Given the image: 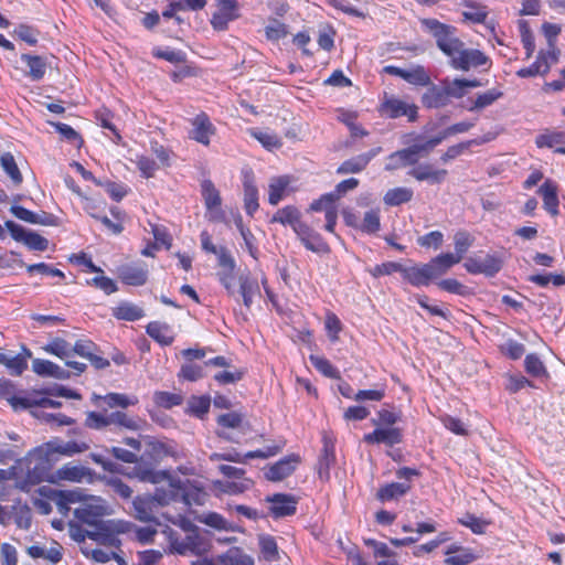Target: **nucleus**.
I'll return each instance as SVG.
<instances>
[{"label": "nucleus", "mask_w": 565, "mask_h": 565, "mask_svg": "<svg viewBox=\"0 0 565 565\" xmlns=\"http://www.w3.org/2000/svg\"><path fill=\"white\" fill-rule=\"evenodd\" d=\"M402 276L411 285L415 287L428 286L431 281L429 271L426 264L423 266L404 267L402 269Z\"/></svg>", "instance_id": "obj_25"}, {"label": "nucleus", "mask_w": 565, "mask_h": 565, "mask_svg": "<svg viewBox=\"0 0 565 565\" xmlns=\"http://www.w3.org/2000/svg\"><path fill=\"white\" fill-rule=\"evenodd\" d=\"M363 441L367 445H385L393 447L403 441V430L399 427H380L363 436Z\"/></svg>", "instance_id": "obj_6"}, {"label": "nucleus", "mask_w": 565, "mask_h": 565, "mask_svg": "<svg viewBox=\"0 0 565 565\" xmlns=\"http://www.w3.org/2000/svg\"><path fill=\"white\" fill-rule=\"evenodd\" d=\"M56 475L62 480L81 482L84 479H92L93 472L89 468L67 463L61 467Z\"/></svg>", "instance_id": "obj_28"}, {"label": "nucleus", "mask_w": 565, "mask_h": 565, "mask_svg": "<svg viewBox=\"0 0 565 565\" xmlns=\"http://www.w3.org/2000/svg\"><path fill=\"white\" fill-rule=\"evenodd\" d=\"M146 330L149 337L162 345H170L174 340L171 328L167 323L152 321L148 323Z\"/></svg>", "instance_id": "obj_31"}, {"label": "nucleus", "mask_w": 565, "mask_h": 565, "mask_svg": "<svg viewBox=\"0 0 565 565\" xmlns=\"http://www.w3.org/2000/svg\"><path fill=\"white\" fill-rule=\"evenodd\" d=\"M43 349L45 352L61 359H68L72 356V345L62 338H54Z\"/></svg>", "instance_id": "obj_47"}, {"label": "nucleus", "mask_w": 565, "mask_h": 565, "mask_svg": "<svg viewBox=\"0 0 565 565\" xmlns=\"http://www.w3.org/2000/svg\"><path fill=\"white\" fill-rule=\"evenodd\" d=\"M23 244L26 245L30 249L39 252H44L49 247V241L32 231H29Z\"/></svg>", "instance_id": "obj_62"}, {"label": "nucleus", "mask_w": 565, "mask_h": 565, "mask_svg": "<svg viewBox=\"0 0 565 565\" xmlns=\"http://www.w3.org/2000/svg\"><path fill=\"white\" fill-rule=\"evenodd\" d=\"M310 362L324 376L329 379L340 377V372L330 363L329 360L318 355H310Z\"/></svg>", "instance_id": "obj_52"}, {"label": "nucleus", "mask_w": 565, "mask_h": 565, "mask_svg": "<svg viewBox=\"0 0 565 565\" xmlns=\"http://www.w3.org/2000/svg\"><path fill=\"white\" fill-rule=\"evenodd\" d=\"M68 532L73 540L81 543L84 542L85 539H90L97 542L100 545L105 546H119L120 541L117 536L113 535V530L109 529V525L103 524L99 531L94 529L85 530L76 522L71 521L68 523Z\"/></svg>", "instance_id": "obj_4"}, {"label": "nucleus", "mask_w": 565, "mask_h": 565, "mask_svg": "<svg viewBox=\"0 0 565 565\" xmlns=\"http://www.w3.org/2000/svg\"><path fill=\"white\" fill-rule=\"evenodd\" d=\"M191 124L193 127L190 132L191 138L204 146H207L210 143L211 136L215 132V128L209 116L201 113L192 119Z\"/></svg>", "instance_id": "obj_11"}, {"label": "nucleus", "mask_w": 565, "mask_h": 565, "mask_svg": "<svg viewBox=\"0 0 565 565\" xmlns=\"http://www.w3.org/2000/svg\"><path fill=\"white\" fill-rule=\"evenodd\" d=\"M380 111L392 119L406 116L409 122L416 121L418 117V107L415 104L407 103L394 95L384 96Z\"/></svg>", "instance_id": "obj_5"}, {"label": "nucleus", "mask_w": 565, "mask_h": 565, "mask_svg": "<svg viewBox=\"0 0 565 565\" xmlns=\"http://www.w3.org/2000/svg\"><path fill=\"white\" fill-rule=\"evenodd\" d=\"M244 206L248 215L253 216L258 210V190L253 177L245 175L244 179Z\"/></svg>", "instance_id": "obj_33"}, {"label": "nucleus", "mask_w": 565, "mask_h": 565, "mask_svg": "<svg viewBox=\"0 0 565 565\" xmlns=\"http://www.w3.org/2000/svg\"><path fill=\"white\" fill-rule=\"evenodd\" d=\"M323 448L318 460V475L321 480L330 478V467L335 461V445L334 441L327 435L322 438Z\"/></svg>", "instance_id": "obj_13"}, {"label": "nucleus", "mask_w": 565, "mask_h": 565, "mask_svg": "<svg viewBox=\"0 0 565 565\" xmlns=\"http://www.w3.org/2000/svg\"><path fill=\"white\" fill-rule=\"evenodd\" d=\"M238 282V292L243 298V303L247 309H250L254 297L260 295L258 281L249 275H241Z\"/></svg>", "instance_id": "obj_23"}, {"label": "nucleus", "mask_w": 565, "mask_h": 565, "mask_svg": "<svg viewBox=\"0 0 565 565\" xmlns=\"http://www.w3.org/2000/svg\"><path fill=\"white\" fill-rule=\"evenodd\" d=\"M409 175L414 177L418 181H429L433 184L441 183L446 175L447 171L434 170L429 164H420L408 172Z\"/></svg>", "instance_id": "obj_26"}, {"label": "nucleus", "mask_w": 565, "mask_h": 565, "mask_svg": "<svg viewBox=\"0 0 565 565\" xmlns=\"http://www.w3.org/2000/svg\"><path fill=\"white\" fill-rule=\"evenodd\" d=\"M382 151L381 147L373 148L370 151L345 160L338 169L337 173H359L365 169L369 162Z\"/></svg>", "instance_id": "obj_15"}, {"label": "nucleus", "mask_w": 565, "mask_h": 565, "mask_svg": "<svg viewBox=\"0 0 565 565\" xmlns=\"http://www.w3.org/2000/svg\"><path fill=\"white\" fill-rule=\"evenodd\" d=\"M218 565H254V559L241 547H231L224 554L217 556Z\"/></svg>", "instance_id": "obj_27"}, {"label": "nucleus", "mask_w": 565, "mask_h": 565, "mask_svg": "<svg viewBox=\"0 0 565 565\" xmlns=\"http://www.w3.org/2000/svg\"><path fill=\"white\" fill-rule=\"evenodd\" d=\"M455 254L452 257L458 258V263L461 262L463 255L473 244V237L466 231H459L454 236Z\"/></svg>", "instance_id": "obj_46"}, {"label": "nucleus", "mask_w": 565, "mask_h": 565, "mask_svg": "<svg viewBox=\"0 0 565 565\" xmlns=\"http://www.w3.org/2000/svg\"><path fill=\"white\" fill-rule=\"evenodd\" d=\"M289 184L290 178L287 175L271 178L268 189V202L271 205H277L286 195Z\"/></svg>", "instance_id": "obj_30"}, {"label": "nucleus", "mask_w": 565, "mask_h": 565, "mask_svg": "<svg viewBox=\"0 0 565 565\" xmlns=\"http://www.w3.org/2000/svg\"><path fill=\"white\" fill-rule=\"evenodd\" d=\"M503 93L497 88H491L482 94H478L472 105L468 108L469 111L483 109L492 105L495 100L501 98Z\"/></svg>", "instance_id": "obj_43"}, {"label": "nucleus", "mask_w": 565, "mask_h": 565, "mask_svg": "<svg viewBox=\"0 0 565 565\" xmlns=\"http://www.w3.org/2000/svg\"><path fill=\"white\" fill-rule=\"evenodd\" d=\"M456 264H458V258L452 257L451 253H446L436 256L426 266L433 280L445 275Z\"/></svg>", "instance_id": "obj_21"}, {"label": "nucleus", "mask_w": 565, "mask_h": 565, "mask_svg": "<svg viewBox=\"0 0 565 565\" xmlns=\"http://www.w3.org/2000/svg\"><path fill=\"white\" fill-rule=\"evenodd\" d=\"M380 225L381 224L379 211L370 210L365 212L360 228L365 233L373 234L380 230Z\"/></svg>", "instance_id": "obj_60"}, {"label": "nucleus", "mask_w": 565, "mask_h": 565, "mask_svg": "<svg viewBox=\"0 0 565 565\" xmlns=\"http://www.w3.org/2000/svg\"><path fill=\"white\" fill-rule=\"evenodd\" d=\"M85 426L90 429L105 433H118L124 429H140V420L131 417L125 412H88L85 419Z\"/></svg>", "instance_id": "obj_2"}, {"label": "nucleus", "mask_w": 565, "mask_h": 565, "mask_svg": "<svg viewBox=\"0 0 565 565\" xmlns=\"http://www.w3.org/2000/svg\"><path fill=\"white\" fill-rule=\"evenodd\" d=\"M271 223H280L282 225H289L294 232L298 228V225L302 223L300 221V212L292 205L279 209L273 216Z\"/></svg>", "instance_id": "obj_34"}, {"label": "nucleus", "mask_w": 565, "mask_h": 565, "mask_svg": "<svg viewBox=\"0 0 565 565\" xmlns=\"http://www.w3.org/2000/svg\"><path fill=\"white\" fill-rule=\"evenodd\" d=\"M113 315L119 320L136 321L143 317V310L130 302H121L113 309Z\"/></svg>", "instance_id": "obj_37"}, {"label": "nucleus", "mask_w": 565, "mask_h": 565, "mask_svg": "<svg viewBox=\"0 0 565 565\" xmlns=\"http://www.w3.org/2000/svg\"><path fill=\"white\" fill-rule=\"evenodd\" d=\"M188 404L191 414L203 417L210 409L211 398L209 396H192Z\"/></svg>", "instance_id": "obj_57"}, {"label": "nucleus", "mask_w": 565, "mask_h": 565, "mask_svg": "<svg viewBox=\"0 0 565 565\" xmlns=\"http://www.w3.org/2000/svg\"><path fill=\"white\" fill-rule=\"evenodd\" d=\"M298 462L299 457L296 455L285 457L284 459L270 466L265 476L270 481H281L295 471Z\"/></svg>", "instance_id": "obj_16"}, {"label": "nucleus", "mask_w": 565, "mask_h": 565, "mask_svg": "<svg viewBox=\"0 0 565 565\" xmlns=\"http://www.w3.org/2000/svg\"><path fill=\"white\" fill-rule=\"evenodd\" d=\"M463 6L469 10L462 12L463 22L481 23L490 31L494 32V24L488 21V10L484 6L472 0H463Z\"/></svg>", "instance_id": "obj_14"}, {"label": "nucleus", "mask_w": 565, "mask_h": 565, "mask_svg": "<svg viewBox=\"0 0 565 565\" xmlns=\"http://www.w3.org/2000/svg\"><path fill=\"white\" fill-rule=\"evenodd\" d=\"M482 274L487 277H494L503 266V258L500 255H486L481 258Z\"/></svg>", "instance_id": "obj_50"}, {"label": "nucleus", "mask_w": 565, "mask_h": 565, "mask_svg": "<svg viewBox=\"0 0 565 565\" xmlns=\"http://www.w3.org/2000/svg\"><path fill=\"white\" fill-rule=\"evenodd\" d=\"M31 356V351L25 349V356L22 354H9L0 351V364L6 365L11 375L19 376L26 369V358Z\"/></svg>", "instance_id": "obj_24"}, {"label": "nucleus", "mask_w": 565, "mask_h": 565, "mask_svg": "<svg viewBox=\"0 0 565 565\" xmlns=\"http://www.w3.org/2000/svg\"><path fill=\"white\" fill-rule=\"evenodd\" d=\"M200 522H202L213 529H216V530H225V531L234 530L221 514L215 513V512H210V513L203 515L200 519Z\"/></svg>", "instance_id": "obj_59"}, {"label": "nucleus", "mask_w": 565, "mask_h": 565, "mask_svg": "<svg viewBox=\"0 0 565 565\" xmlns=\"http://www.w3.org/2000/svg\"><path fill=\"white\" fill-rule=\"evenodd\" d=\"M551 68V64L547 62V54L541 51L536 57V61L529 67L521 68L516 72L519 77H533L536 75H545Z\"/></svg>", "instance_id": "obj_36"}, {"label": "nucleus", "mask_w": 565, "mask_h": 565, "mask_svg": "<svg viewBox=\"0 0 565 565\" xmlns=\"http://www.w3.org/2000/svg\"><path fill=\"white\" fill-rule=\"evenodd\" d=\"M172 548L180 555H186L189 553L194 555H202L207 552V544L204 542L198 533L188 534L183 540H175L172 542Z\"/></svg>", "instance_id": "obj_10"}, {"label": "nucleus", "mask_w": 565, "mask_h": 565, "mask_svg": "<svg viewBox=\"0 0 565 565\" xmlns=\"http://www.w3.org/2000/svg\"><path fill=\"white\" fill-rule=\"evenodd\" d=\"M335 202L337 201L331 192L326 193L310 204L309 211L324 212V215H328V211H338Z\"/></svg>", "instance_id": "obj_55"}, {"label": "nucleus", "mask_w": 565, "mask_h": 565, "mask_svg": "<svg viewBox=\"0 0 565 565\" xmlns=\"http://www.w3.org/2000/svg\"><path fill=\"white\" fill-rule=\"evenodd\" d=\"M557 184L552 180H546L539 189V193L542 195L544 209L555 207L558 205L557 196Z\"/></svg>", "instance_id": "obj_45"}, {"label": "nucleus", "mask_w": 565, "mask_h": 565, "mask_svg": "<svg viewBox=\"0 0 565 565\" xmlns=\"http://www.w3.org/2000/svg\"><path fill=\"white\" fill-rule=\"evenodd\" d=\"M446 555L448 557L445 559V563L448 565H468L477 558L468 548L457 545H451L446 551Z\"/></svg>", "instance_id": "obj_35"}, {"label": "nucleus", "mask_w": 565, "mask_h": 565, "mask_svg": "<svg viewBox=\"0 0 565 565\" xmlns=\"http://www.w3.org/2000/svg\"><path fill=\"white\" fill-rule=\"evenodd\" d=\"M414 140L416 142L408 148L413 156L418 159L420 156H427L435 147H437L443 141V137L439 134L424 142H419V140H422V136H415Z\"/></svg>", "instance_id": "obj_41"}, {"label": "nucleus", "mask_w": 565, "mask_h": 565, "mask_svg": "<svg viewBox=\"0 0 565 565\" xmlns=\"http://www.w3.org/2000/svg\"><path fill=\"white\" fill-rule=\"evenodd\" d=\"M411 488L408 482L387 483L379 489L376 497L382 502L395 500L405 495Z\"/></svg>", "instance_id": "obj_29"}, {"label": "nucleus", "mask_w": 565, "mask_h": 565, "mask_svg": "<svg viewBox=\"0 0 565 565\" xmlns=\"http://www.w3.org/2000/svg\"><path fill=\"white\" fill-rule=\"evenodd\" d=\"M324 327L328 331L331 341L339 339V333L342 330V323L340 319L333 312H328L324 320Z\"/></svg>", "instance_id": "obj_63"}, {"label": "nucleus", "mask_w": 565, "mask_h": 565, "mask_svg": "<svg viewBox=\"0 0 565 565\" xmlns=\"http://www.w3.org/2000/svg\"><path fill=\"white\" fill-rule=\"evenodd\" d=\"M422 103L426 108H443L449 105V99L443 85H430L422 96Z\"/></svg>", "instance_id": "obj_20"}, {"label": "nucleus", "mask_w": 565, "mask_h": 565, "mask_svg": "<svg viewBox=\"0 0 565 565\" xmlns=\"http://www.w3.org/2000/svg\"><path fill=\"white\" fill-rule=\"evenodd\" d=\"M401 419V414L387 408L377 412V417L371 419L374 426L395 427L394 425Z\"/></svg>", "instance_id": "obj_51"}, {"label": "nucleus", "mask_w": 565, "mask_h": 565, "mask_svg": "<svg viewBox=\"0 0 565 565\" xmlns=\"http://www.w3.org/2000/svg\"><path fill=\"white\" fill-rule=\"evenodd\" d=\"M460 524L469 527L475 534H483L490 522L478 518L473 514L467 513L459 519Z\"/></svg>", "instance_id": "obj_56"}, {"label": "nucleus", "mask_w": 565, "mask_h": 565, "mask_svg": "<svg viewBox=\"0 0 565 565\" xmlns=\"http://www.w3.org/2000/svg\"><path fill=\"white\" fill-rule=\"evenodd\" d=\"M295 233L308 250L317 254H327L330 252L329 245L323 241L322 236L308 224L302 222L298 225Z\"/></svg>", "instance_id": "obj_8"}, {"label": "nucleus", "mask_w": 565, "mask_h": 565, "mask_svg": "<svg viewBox=\"0 0 565 565\" xmlns=\"http://www.w3.org/2000/svg\"><path fill=\"white\" fill-rule=\"evenodd\" d=\"M402 78L409 84L418 86L430 84V77L423 66H417L413 70H404Z\"/></svg>", "instance_id": "obj_49"}, {"label": "nucleus", "mask_w": 565, "mask_h": 565, "mask_svg": "<svg viewBox=\"0 0 565 565\" xmlns=\"http://www.w3.org/2000/svg\"><path fill=\"white\" fill-rule=\"evenodd\" d=\"M417 163V158L413 156L409 148L397 150L387 157L385 164L386 171H394L402 167L413 166Z\"/></svg>", "instance_id": "obj_32"}, {"label": "nucleus", "mask_w": 565, "mask_h": 565, "mask_svg": "<svg viewBox=\"0 0 565 565\" xmlns=\"http://www.w3.org/2000/svg\"><path fill=\"white\" fill-rule=\"evenodd\" d=\"M131 476L136 477L138 480L142 482H150L157 484L162 482L168 477V472L156 471L151 462L138 460V462H136V466L132 468Z\"/></svg>", "instance_id": "obj_17"}, {"label": "nucleus", "mask_w": 565, "mask_h": 565, "mask_svg": "<svg viewBox=\"0 0 565 565\" xmlns=\"http://www.w3.org/2000/svg\"><path fill=\"white\" fill-rule=\"evenodd\" d=\"M180 499L188 505H203L206 502L207 493L203 488L190 481Z\"/></svg>", "instance_id": "obj_39"}, {"label": "nucleus", "mask_w": 565, "mask_h": 565, "mask_svg": "<svg viewBox=\"0 0 565 565\" xmlns=\"http://www.w3.org/2000/svg\"><path fill=\"white\" fill-rule=\"evenodd\" d=\"M106 404L114 407L127 408L129 406L136 405L138 399L136 397H129L125 394L119 393H109L104 397Z\"/></svg>", "instance_id": "obj_58"}, {"label": "nucleus", "mask_w": 565, "mask_h": 565, "mask_svg": "<svg viewBox=\"0 0 565 565\" xmlns=\"http://www.w3.org/2000/svg\"><path fill=\"white\" fill-rule=\"evenodd\" d=\"M413 190L408 188H394L385 193L383 201L386 205L397 206L409 202L413 198Z\"/></svg>", "instance_id": "obj_40"}, {"label": "nucleus", "mask_w": 565, "mask_h": 565, "mask_svg": "<svg viewBox=\"0 0 565 565\" xmlns=\"http://www.w3.org/2000/svg\"><path fill=\"white\" fill-rule=\"evenodd\" d=\"M524 366L526 372L534 377H542L547 375V371L539 355L532 353L527 354L524 360Z\"/></svg>", "instance_id": "obj_53"}, {"label": "nucleus", "mask_w": 565, "mask_h": 565, "mask_svg": "<svg viewBox=\"0 0 565 565\" xmlns=\"http://www.w3.org/2000/svg\"><path fill=\"white\" fill-rule=\"evenodd\" d=\"M136 518L142 522L156 520L157 504L150 494L139 495L134 500Z\"/></svg>", "instance_id": "obj_19"}, {"label": "nucleus", "mask_w": 565, "mask_h": 565, "mask_svg": "<svg viewBox=\"0 0 565 565\" xmlns=\"http://www.w3.org/2000/svg\"><path fill=\"white\" fill-rule=\"evenodd\" d=\"M14 34L29 45H35L38 43L39 31L28 24H20L14 30Z\"/></svg>", "instance_id": "obj_61"}, {"label": "nucleus", "mask_w": 565, "mask_h": 565, "mask_svg": "<svg viewBox=\"0 0 565 565\" xmlns=\"http://www.w3.org/2000/svg\"><path fill=\"white\" fill-rule=\"evenodd\" d=\"M102 500L96 497H89L88 500L79 508L74 510L75 518L90 529L99 531L103 524L109 525L113 535L125 533L128 529L127 523L119 520H104L106 508L102 504Z\"/></svg>", "instance_id": "obj_3"}, {"label": "nucleus", "mask_w": 565, "mask_h": 565, "mask_svg": "<svg viewBox=\"0 0 565 565\" xmlns=\"http://www.w3.org/2000/svg\"><path fill=\"white\" fill-rule=\"evenodd\" d=\"M164 454L166 447L163 444L147 439L143 452L140 457V461H147L149 459L151 462H157L162 458Z\"/></svg>", "instance_id": "obj_48"}, {"label": "nucleus", "mask_w": 565, "mask_h": 565, "mask_svg": "<svg viewBox=\"0 0 565 565\" xmlns=\"http://www.w3.org/2000/svg\"><path fill=\"white\" fill-rule=\"evenodd\" d=\"M21 61L26 65L28 72L25 73L32 81H41L49 66L47 58L40 55L24 53L21 55Z\"/></svg>", "instance_id": "obj_18"}, {"label": "nucleus", "mask_w": 565, "mask_h": 565, "mask_svg": "<svg viewBox=\"0 0 565 565\" xmlns=\"http://www.w3.org/2000/svg\"><path fill=\"white\" fill-rule=\"evenodd\" d=\"M121 281L130 286H142L148 279V269L143 264H126L118 268Z\"/></svg>", "instance_id": "obj_12"}, {"label": "nucleus", "mask_w": 565, "mask_h": 565, "mask_svg": "<svg viewBox=\"0 0 565 565\" xmlns=\"http://www.w3.org/2000/svg\"><path fill=\"white\" fill-rule=\"evenodd\" d=\"M267 502L270 503V514L275 519L294 515L297 510L298 499L292 494L276 493L267 497Z\"/></svg>", "instance_id": "obj_9"}, {"label": "nucleus", "mask_w": 565, "mask_h": 565, "mask_svg": "<svg viewBox=\"0 0 565 565\" xmlns=\"http://www.w3.org/2000/svg\"><path fill=\"white\" fill-rule=\"evenodd\" d=\"M201 192L210 218L222 221L224 218V212L221 209L222 199L214 183L211 180H204L201 184Z\"/></svg>", "instance_id": "obj_7"}, {"label": "nucleus", "mask_w": 565, "mask_h": 565, "mask_svg": "<svg viewBox=\"0 0 565 565\" xmlns=\"http://www.w3.org/2000/svg\"><path fill=\"white\" fill-rule=\"evenodd\" d=\"M535 143L539 148H553L556 145L565 143V132L552 131L539 135L535 139Z\"/></svg>", "instance_id": "obj_54"}, {"label": "nucleus", "mask_w": 565, "mask_h": 565, "mask_svg": "<svg viewBox=\"0 0 565 565\" xmlns=\"http://www.w3.org/2000/svg\"><path fill=\"white\" fill-rule=\"evenodd\" d=\"M0 164L14 184L19 185L22 183V174L17 166L14 157L10 152H6L0 157Z\"/></svg>", "instance_id": "obj_44"}, {"label": "nucleus", "mask_w": 565, "mask_h": 565, "mask_svg": "<svg viewBox=\"0 0 565 565\" xmlns=\"http://www.w3.org/2000/svg\"><path fill=\"white\" fill-rule=\"evenodd\" d=\"M252 136L269 150L281 146L279 137L275 134L267 131H253Z\"/></svg>", "instance_id": "obj_64"}, {"label": "nucleus", "mask_w": 565, "mask_h": 565, "mask_svg": "<svg viewBox=\"0 0 565 565\" xmlns=\"http://www.w3.org/2000/svg\"><path fill=\"white\" fill-rule=\"evenodd\" d=\"M259 547L266 562H277L280 559L276 540L270 535L259 536Z\"/></svg>", "instance_id": "obj_42"}, {"label": "nucleus", "mask_w": 565, "mask_h": 565, "mask_svg": "<svg viewBox=\"0 0 565 565\" xmlns=\"http://www.w3.org/2000/svg\"><path fill=\"white\" fill-rule=\"evenodd\" d=\"M422 26L429 32L437 47L448 57L449 65L461 72H469L483 65H491L490 58L480 50L468 49L457 36V29L437 19H423Z\"/></svg>", "instance_id": "obj_1"}, {"label": "nucleus", "mask_w": 565, "mask_h": 565, "mask_svg": "<svg viewBox=\"0 0 565 565\" xmlns=\"http://www.w3.org/2000/svg\"><path fill=\"white\" fill-rule=\"evenodd\" d=\"M47 450L51 454H61L64 456H73L79 452H84L88 449V445L84 441L75 440H52L46 444Z\"/></svg>", "instance_id": "obj_22"}, {"label": "nucleus", "mask_w": 565, "mask_h": 565, "mask_svg": "<svg viewBox=\"0 0 565 565\" xmlns=\"http://www.w3.org/2000/svg\"><path fill=\"white\" fill-rule=\"evenodd\" d=\"M90 495H86L83 490H63L58 492V510L65 512L68 510L70 503L82 502L83 504L88 500Z\"/></svg>", "instance_id": "obj_38"}]
</instances>
